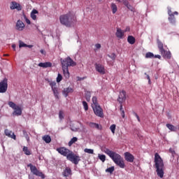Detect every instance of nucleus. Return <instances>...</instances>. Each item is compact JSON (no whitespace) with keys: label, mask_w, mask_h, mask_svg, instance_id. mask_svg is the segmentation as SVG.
Returning a JSON list of instances; mask_svg holds the SVG:
<instances>
[{"label":"nucleus","mask_w":179,"mask_h":179,"mask_svg":"<svg viewBox=\"0 0 179 179\" xmlns=\"http://www.w3.org/2000/svg\"><path fill=\"white\" fill-rule=\"evenodd\" d=\"M101 151L108 155L110 159L116 164V166L120 167V169H125V162H124V158L120 155V154L110 150L106 147H101Z\"/></svg>","instance_id":"obj_1"},{"label":"nucleus","mask_w":179,"mask_h":179,"mask_svg":"<svg viewBox=\"0 0 179 179\" xmlns=\"http://www.w3.org/2000/svg\"><path fill=\"white\" fill-rule=\"evenodd\" d=\"M60 62L62 64V68L64 78L66 79H69V66H76V62L71 59L70 57H67L64 59H60Z\"/></svg>","instance_id":"obj_2"},{"label":"nucleus","mask_w":179,"mask_h":179,"mask_svg":"<svg viewBox=\"0 0 179 179\" xmlns=\"http://www.w3.org/2000/svg\"><path fill=\"white\" fill-rule=\"evenodd\" d=\"M60 23L66 27H72L73 22L76 21V16L73 12H69L66 14L62 15L59 17Z\"/></svg>","instance_id":"obj_3"},{"label":"nucleus","mask_w":179,"mask_h":179,"mask_svg":"<svg viewBox=\"0 0 179 179\" xmlns=\"http://www.w3.org/2000/svg\"><path fill=\"white\" fill-rule=\"evenodd\" d=\"M155 163L157 176L160 177V178H163L164 176V164L159 153H155Z\"/></svg>","instance_id":"obj_4"},{"label":"nucleus","mask_w":179,"mask_h":179,"mask_svg":"<svg viewBox=\"0 0 179 179\" xmlns=\"http://www.w3.org/2000/svg\"><path fill=\"white\" fill-rule=\"evenodd\" d=\"M8 104L9 107L14 110L13 112V115H15L17 117L22 115V108L19 106L16 105V103L13 101H8Z\"/></svg>","instance_id":"obj_5"},{"label":"nucleus","mask_w":179,"mask_h":179,"mask_svg":"<svg viewBox=\"0 0 179 179\" xmlns=\"http://www.w3.org/2000/svg\"><path fill=\"white\" fill-rule=\"evenodd\" d=\"M27 167L30 168L31 173H32V174H34V176H37V177H41L43 179L45 178V175H44L43 172L38 171V169H37V167H36V166H34L33 164H29L27 165Z\"/></svg>","instance_id":"obj_6"},{"label":"nucleus","mask_w":179,"mask_h":179,"mask_svg":"<svg viewBox=\"0 0 179 179\" xmlns=\"http://www.w3.org/2000/svg\"><path fill=\"white\" fill-rule=\"evenodd\" d=\"M66 159L67 160H69V162H71V163H73V164H78L80 160V157L71 151Z\"/></svg>","instance_id":"obj_7"},{"label":"nucleus","mask_w":179,"mask_h":179,"mask_svg":"<svg viewBox=\"0 0 179 179\" xmlns=\"http://www.w3.org/2000/svg\"><path fill=\"white\" fill-rule=\"evenodd\" d=\"M8 90V78H5L0 82V93H6Z\"/></svg>","instance_id":"obj_8"},{"label":"nucleus","mask_w":179,"mask_h":179,"mask_svg":"<svg viewBox=\"0 0 179 179\" xmlns=\"http://www.w3.org/2000/svg\"><path fill=\"white\" fill-rule=\"evenodd\" d=\"M92 108L95 115H97V117H100L101 118H103V117H104V115L103 113V108H101L99 105L92 106Z\"/></svg>","instance_id":"obj_9"},{"label":"nucleus","mask_w":179,"mask_h":179,"mask_svg":"<svg viewBox=\"0 0 179 179\" xmlns=\"http://www.w3.org/2000/svg\"><path fill=\"white\" fill-rule=\"evenodd\" d=\"M56 150L60 155H62V156H65L66 157H68L69 155L71 153V150H69L68 148L64 147L57 148Z\"/></svg>","instance_id":"obj_10"},{"label":"nucleus","mask_w":179,"mask_h":179,"mask_svg":"<svg viewBox=\"0 0 179 179\" xmlns=\"http://www.w3.org/2000/svg\"><path fill=\"white\" fill-rule=\"evenodd\" d=\"M95 69L96 72H99L101 75H106V68L104 66L100 64H95Z\"/></svg>","instance_id":"obj_11"},{"label":"nucleus","mask_w":179,"mask_h":179,"mask_svg":"<svg viewBox=\"0 0 179 179\" xmlns=\"http://www.w3.org/2000/svg\"><path fill=\"white\" fill-rule=\"evenodd\" d=\"M50 86L52 88L55 97L58 99V94H59V92H58V87H57V83L51 82L50 83Z\"/></svg>","instance_id":"obj_12"},{"label":"nucleus","mask_w":179,"mask_h":179,"mask_svg":"<svg viewBox=\"0 0 179 179\" xmlns=\"http://www.w3.org/2000/svg\"><path fill=\"white\" fill-rule=\"evenodd\" d=\"M125 100H127V92L124 90H122L120 92L117 101H119V103L122 104V103H124Z\"/></svg>","instance_id":"obj_13"},{"label":"nucleus","mask_w":179,"mask_h":179,"mask_svg":"<svg viewBox=\"0 0 179 179\" xmlns=\"http://www.w3.org/2000/svg\"><path fill=\"white\" fill-rule=\"evenodd\" d=\"M124 159L126 162H129V163H134V160H135V157L129 152L124 153Z\"/></svg>","instance_id":"obj_14"},{"label":"nucleus","mask_w":179,"mask_h":179,"mask_svg":"<svg viewBox=\"0 0 179 179\" xmlns=\"http://www.w3.org/2000/svg\"><path fill=\"white\" fill-rule=\"evenodd\" d=\"M15 29L18 30V31H22V30L24 29V23L20 20H17L15 25Z\"/></svg>","instance_id":"obj_15"},{"label":"nucleus","mask_w":179,"mask_h":179,"mask_svg":"<svg viewBox=\"0 0 179 179\" xmlns=\"http://www.w3.org/2000/svg\"><path fill=\"white\" fill-rule=\"evenodd\" d=\"M4 132L6 136H8V138H11L12 139H14V141H16V135H15V133H13L12 131L6 129H5Z\"/></svg>","instance_id":"obj_16"},{"label":"nucleus","mask_w":179,"mask_h":179,"mask_svg":"<svg viewBox=\"0 0 179 179\" xmlns=\"http://www.w3.org/2000/svg\"><path fill=\"white\" fill-rule=\"evenodd\" d=\"M10 9L12 10L16 9L17 10H22V6H20L18 3L16 1L11 2Z\"/></svg>","instance_id":"obj_17"},{"label":"nucleus","mask_w":179,"mask_h":179,"mask_svg":"<svg viewBox=\"0 0 179 179\" xmlns=\"http://www.w3.org/2000/svg\"><path fill=\"white\" fill-rule=\"evenodd\" d=\"M115 34H116V37H117V38H123L124 34H125V31H122L120 28H117Z\"/></svg>","instance_id":"obj_18"},{"label":"nucleus","mask_w":179,"mask_h":179,"mask_svg":"<svg viewBox=\"0 0 179 179\" xmlns=\"http://www.w3.org/2000/svg\"><path fill=\"white\" fill-rule=\"evenodd\" d=\"M38 66L41 68H51L52 66V64L50 62H47L44 63H39Z\"/></svg>","instance_id":"obj_19"},{"label":"nucleus","mask_w":179,"mask_h":179,"mask_svg":"<svg viewBox=\"0 0 179 179\" xmlns=\"http://www.w3.org/2000/svg\"><path fill=\"white\" fill-rule=\"evenodd\" d=\"M162 57L166 59H170L171 58V52H167L165 50H164V52H161Z\"/></svg>","instance_id":"obj_20"},{"label":"nucleus","mask_w":179,"mask_h":179,"mask_svg":"<svg viewBox=\"0 0 179 179\" xmlns=\"http://www.w3.org/2000/svg\"><path fill=\"white\" fill-rule=\"evenodd\" d=\"M37 15H38V11L36 9L32 10L31 12V17L33 20H37Z\"/></svg>","instance_id":"obj_21"},{"label":"nucleus","mask_w":179,"mask_h":179,"mask_svg":"<svg viewBox=\"0 0 179 179\" xmlns=\"http://www.w3.org/2000/svg\"><path fill=\"white\" fill-rule=\"evenodd\" d=\"M73 92V90L72 88L67 87L63 90V94H64L65 97H68V94H69V93H72Z\"/></svg>","instance_id":"obj_22"},{"label":"nucleus","mask_w":179,"mask_h":179,"mask_svg":"<svg viewBox=\"0 0 179 179\" xmlns=\"http://www.w3.org/2000/svg\"><path fill=\"white\" fill-rule=\"evenodd\" d=\"M71 174H72V170H71V168L69 167L66 168L63 173V175L64 176V177H69Z\"/></svg>","instance_id":"obj_23"},{"label":"nucleus","mask_w":179,"mask_h":179,"mask_svg":"<svg viewBox=\"0 0 179 179\" xmlns=\"http://www.w3.org/2000/svg\"><path fill=\"white\" fill-rule=\"evenodd\" d=\"M89 127H90V128H95L96 129H101V126L94 122H90Z\"/></svg>","instance_id":"obj_24"},{"label":"nucleus","mask_w":179,"mask_h":179,"mask_svg":"<svg viewBox=\"0 0 179 179\" xmlns=\"http://www.w3.org/2000/svg\"><path fill=\"white\" fill-rule=\"evenodd\" d=\"M157 45H158V48H159L160 52H164V47L163 45V43H162V41L158 40Z\"/></svg>","instance_id":"obj_25"},{"label":"nucleus","mask_w":179,"mask_h":179,"mask_svg":"<svg viewBox=\"0 0 179 179\" xmlns=\"http://www.w3.org/2000/svg\"><path fill=\"white\" fill-rule=\"evenodd\" d=\"M175 14H173L171 15H169V20L170 23L172 24H176V17L174 16Z\"/></svg>","instance_id":"obj_26"},{"label":"nucleus","mask_w":179,"mask_h":179,"mask_svg":"<svg viewBox=\"0 0 179 179\" xmlns=\"http://www.w3.org/2000/svg\"><path fill=\"white\" fill-rule=\"evenodd\" d=\"M166 127L173 132H176V131H177V127L171 124H166Z\"/></svg>","instance_id":"obj_27"},{"label":"nucleus","mask_w":179,"mask_h":179,"mask_svg":"<svg viewBox=\"0 0 179 179\" xmlns=\"http://www.w3.org/2000/svg\"><path fill=\"white\" fill-rule=\"evenodd\" d=\"M127 41L129 43V44H135V37L129 36L127 38Z\"/></svg>","instance_id":"obj_28"},{"label":"nucleus","mask_w":179,"mask_h":179,"mask_svg":"<svg viewBox=\"0 0 179 179\" xmlns=\"http://www.w3.org/2000/svg\"><path fill=\"white\" fill-rule=\"evenodd\" d=\"M23 152H24L25 155H27V156H30V155H31V152L29 151V148L26 146L23 147Z\"/></svg>","instance_id":"obj_29"},{"label":"nucleus","mask_w":179,"mask_h":179,"mask_svg":"<svg viewBox=\"0 0 179 179\" xmlns=\"http://www.w3.org/2000/svg\"><path fill=\"white\" fill-rule=\"evenodd\" d=\"M43 139L45 141L46 143H50L51 142V137L48 135L44 136Z\"/></svg>","instance_id":"obj_30"},{"label":"nucleus","mask_w":179,"mask_h":179,"mask_svg":"<svg viewBox=\"0 0 179 179\" xmlns=\"http://www.w3.org/2000/svg\"><path fill=\"white\" fill-rule=\"evenodd\" d=\"M111 9H112L113 13H116L117 10V5H115V3H111Z\"/></svg>","instance_id":"obj_31"},{"label":"nucleus","mask_w":179,"mask_h":179,"mask_svg":"<svg viewBox=\"0 0 179 179\" xmlns=\"http://www.w3.org/2000/svg\"><path fill=\"white\" fill-rule=\"evenodd\" d=\"M92 102H93V103L92 104V107H94L96 106H99V103L97 102V97L94 96L92 98Z\"/></svg>","instance_id":"obj_32"},{"label":"nucleus","mask_w":179,"mask_h":179,"mask_svg":"<svg viewBox=\"0 0 179 179\" xmlns=\"http://www.w3.org/2000/svg\"><path fill=\"white\" fill-rule=\"evenodd\" d=\"M75 142H78V138L73 137L71 139V141L69 142V146H72Z\"/></svg>","instance_id":"obj_33"},{"label":"nucleus","mask_w":179,"mask_h":179,"mask_svg":"<svg viewBox=\"0 0 179 179\" xmlns=\"http://www.w3.org/2000/svg\"><path fill=\"white\" fill-rule=\"evenodd\" d=\"M84 152L85 153H89V155H93L94 153V150H93L92 149H89V148H85L84 150Z\"/></svg>","instance_id":"obj_34"},{"label":"nucleus","mask_w":179,"mask_h":179,"mask_svg":"<svg viewBox=\"0 0 179 179\" xmlns=\"http://www.w3.org/2000/svg\"><path fill=\"white\" fill-rule=\"evenodd\" d=\"M98 157L99 159H101L103 163H104L106 162V155L99 154Z\"/></svg>","instance_id":"obj_35"},{"label":"nucleus","mask_w":179,"mask_h":179,"mask_svg":"<svg viewBox=\"0 0 179 179\" xmlns=\"http://www.w3.org/2000/svg\"><path fill=\"white\" fill-rule=\"evenodd\" d=\"M106 173H110V174H113V173L114 172V166L108 168L107 169H106Z\"/></svg>","instance_id":"obj_36"},{"label":"nucleus","mask_w":179,"mask_h":179,"mask_svg":"<svg viewBox=\"0 0 179 179\" xmlns=\"http://www.w3.org/2000/svg\"><path fill=\"white\" fill-rule=\"evenodd\" d=\"M155 57V55L153 53L149 52L145 54V58H153Z\"/></svg>","instance_id":"obj_37"},{"label":"nucleus","mask_w":179,"mask_h":179,"mask_svg":"<svg viewBox=\"0 0 179 179\" xmlns=\"http://www.w3.org/2000/svg\"><path fill=\"white\" fill-rule=\"evenodd\" d=\"M83 107H84V109L85 110V111H87V110H89V106H87V102H86V101H83Z\"/></svg>","instance_id":"obj_38"},{"label":"nucleus","mask_w":179,"mask_h":179,"mask_svg":"<svg viewBox=\"0 0 179 179\" xmlns=\"http://www.w3.org/2000/svg\"><path fill=\"white\" fill-rule=\"evenodd\" d=\"M120 112L122 118H125V112L124 111V109H122V104L120 105Z\"/></svg>","instance_id":"obj_39"},{"label":"nucleus","mask_w":179,"mask_h":179,"mask_svg":"<svg viewBox=\"0 0 179 179\" xmlns=\"http://www.w3.org/2000/svg\"><path fill=\"white\" fill-rule=\"evenodd\" d=\"M23 17H24V20H25V22H26V23L27 24H31V22H30V20H29L28 18H27V17L26 16V15H23Z\"/></svg>","instance_id":"obj_40"},{"label":"nucleus","mask_w":179,"mask_h":179,"mask_svg":"<svg viewBox=\"0 0 179 179\" xmlns=\"http://www.w3.org/2000/svg\"><path fill=\"white\" fill-rule=\"evenodd\" d=\"M19 47L20 48H22V47H27V45L24 43L23 41H19Z\"/></svg>","instance_id":"obj_41"},{"label":"nucleus","mask_w":179,"mask_h":179,"mask_svg":"<svg viewBox=\"0 0 179 179\" xmlns=\"http://www.w3.org/2000/svg\"><path fill=\"white\" fill-rule=\"evenodd\" d=\"M168 14H169V16H171V15H178V12H177V11H175L174 13H173L172 11H171V9H169V10H168Z\"/></svg>","instance_id":"obj_42"},{"label":"nucleus","mask_w":179,"mask_h":179,"mask_svg":"<svg viewBox=\"0 0 179 179\" xmlns=\"http://www.w3.org/2000/svg\"><path fill=\"white\" fill-rule=\"evenodd\" d=\"M59 120H64V111H62V110L59 111Z\"/></svg>","instance_id":"obj_43"},{"label":"nucleus","mask_w":179,"mask_h":179,"mask_svg":"<svg viewBox=\"0 0 179 179\" xmlns=\"http://www.w3.org/2000/svg\"><path fill=\"white\" fill-rule=\"evenodd\" d=\"M115 124H112L110 127V129L111 131V132H113V134H115Z\"/></svg>","instance_id":"obj_44"},{"label":"nucleus","mask_w":179,"mask_h":179,"mask_svg":"<svg viewBox=\"0 0 179 179\" xmlns=\"http://www.w3.org/2000/svg\"><path fill=\"white\" fill-rule=\"evenodd\" d=\"M62 80V76L60 73H58L57 78V83H59Z\"/></svg>","instance_id":"obj_45"},{"label":"nucleus","mask_w":179,"mask_h":179,"mask_svg":"<svg viewBox=\"0 0 179 179\" xmlns=\"http://www.w3.org/2000/svg\"><path fill=\"white\" fill-rule=\"evenodd\" d=\"M169 152L171 153L173 157H174V156H176V151L174 150V149L170 148Z\"/></svg>","instance_id":"obj_46"},{"label":"nucleus","mask_w":179,"mask_h":179,"mask_svg":"<svg viewBox=\"0 0 179 179\" xmlns=\"http://www.w3.org/2000/svg\"><path fill=\"white\" fill-rule=\"evenodd\" d=\"M145 75L146 76V78L148 80L149 85H151L152 82L150 81V76H149V75H148V73H145Z\"/></svg>","instance_id":"obj_47"},{"label":"nucleus","mask_w":179,"mask_h":179,"mask_svg":"<svg viewBox=\"0 0 179 179\" xmlns=\"http://www.w3.org/2000/svg\"><path fill=\"white\" fill-rule=\"evenodd\" d=\"M95 48H96V50H100L101 48V45L100 43H96L95 45Z\"/></svg>","instance_id":"obj_48"},{"label":"nucleus","mask_w":179,"mask_h":179,"mask_svg":"<svg viewBox=\"0 0 179 179\" xmlns=\"http://www.w3.org/2000/svg\"><path fill=\"white\" fill-rule=\"evenodd\" d=\"M127 8H128L129 9V10H131V12H134V7H132V6H131V4H129Z\"/></svg>","instance_id":"obj_49"},{"label":"nucleus","mask_w":179,"mask_h":179,"mask_svg":"<svg viewBox=\"0 0 179 179\" xmlns=\"http://www.w3.org/2000/svg\"><path fill=\"white\" fill-rule=\"evenodd\" d=\"M86 99L87 101L90 100V92H87Z\"/></svg>","instance_id":"obj_50"},{"label":"nucleus","mask_w":179,"mask_h":179,"mask_svg":"<svg viewBox=\"0 0 179 179\" xmlns=\"http://www.w3.org/2000/svg\"><path fill=\"white\" fill-rule=\"evenodd\" d=\"M134 115H135V117H136L138 122H141V118H139V115H138L136 113H134Z\"/></svg>","instance_id":"obj_51"},{"label":"nucleus","mask_w":179,"mask_h":179,"mask_svg":"<svg viewBox=\"0 0 179 179\" xmlns=\"http://www.w3.org/2000/svg\"><path fill=\"white\" fill-rule=\"evenodd\" d=\"M110 58H112V59H115V54L113 53L111 56L108 55Z\"/></svg>","instance_id":"obj_52"},{"label":"nucleus","mask_w":179,"mask_h":179,"mask_svg":"<svg viewBox=\"0 0 179 179\" xmlns=\"http://www.w3.org/2000/svg\"><path fill=\"white\" fill-rule=\"evenodd\" d=\"M130 30H131V28H129V27H127L123 31H124V33H127V31H130Z\"/></svg>","instance_id":"obj_53"},{"label":"nucleus","mask_w":179,"mask_h":179,"mask_svg":"<svg viewBox=\"0 0 179 179\" xmlns=\"http://www.w3.org/2000/svg\"><path fill=\"white\" fill-rule=\"evenodd\" d=\"M123 3H124V5H125V6H127L129 5V3L127 1H124L123 2Z\"/></svg>","instance_id":"obj_54"},{"label":"nucleus","mask_w":179,"mask_h":179,"mask_svg":"<svg viewBox=\"0 0 179 179\" xmlns=\"http://www.w3.org/2000/svg\"><path fill=\"white\" fill-rule=\"evenodd\" d=\"M12 48H13L14 51H16V45L15 44H13L12 45Z\"/></svg>","instance_id":"obj_55"},{"label":"nucleus","mask_w":179,"mask_h":179,"mask_svg":"<svg viewBox=\"0 0 179 179\" xmlns=\"http://www.w3.org/2000/svg\"><path fill=\"white\" fill-rule=\"evenodd\" d=\"M155 58H158L159 59H160V58H162V56L157 55L155 56Z\"/></svg>","instance_id":"obj_56"},{"label":"nucleus","mask_w":179,"mask_h":179,"mask_svg":"<svg viewBox=\"0 0 179 179\" xmlns=\"http://www.w3.org/2000/svg\"><path fill=\"white\" fill-rule=\"evenodd\" d=\"M27 47H28V48H33V45H27Z\"/></svg>","instance_id":"obj_57"},{"label":"nucleus","mask_w":179,"mask_h":179,"mask_svg":"<svg viewBox=\"0 0 179 179\" xmlns=\"http://www.w3.org/2000/svg\"><path fill=\"white\" fill-rule=\"evenodd\" d=\"M40 52H41V54H44V50H41Z\"/></svg>","instance_id":"obj_58"},{"label":"nucleus","mask_w":179,"mask_h":179,"mask_svg":"<svg viewBox=\"0 0 179 179\" xmlns=\"http://www.w3.org/2000/svg\"><path fill=\"white\" fill-rule=\"evenodd\" d=\"M4 57H9V55H4Z\"/></svg>","instance_id":"obj_59"},{"label":"nucleus","mask_w":179,"mask_h":179,"mask_svg":"<svg viewBox=\"0 0 179 179\" xmlns=\"http://www.w3.org/2000/svg\"><path fill=\"white\" fill-rule=\"evenodd\" d=\"M117 2H121V0H116Z\"/></svg>","instance_id":"obj_60"},{"label":"nucleus","mask_w":179,"mask_h":179,"mask_svg":"<svg viewBox=\"0 0 179 179\" xmlns=\"http://www.w3.org/2000/svg\"><path fill=\"white\" fill-rule=\"evenodd\" d=\"M23 132L24 133L25 131H23Z\"/></svg>","instance_id":"obj_61"}]
</instances>
